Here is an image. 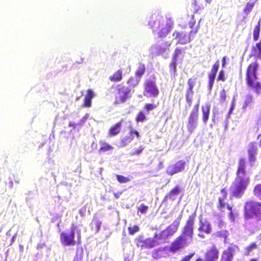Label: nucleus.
<instances>
[{"mask_svg":"<svg viewBox=\"0 0 261 261\" xmlns=\"http://www.w3.org/2000/svg\"><path fill=\"white\" fill-rule=\"evenodd\" d=\"M236 176L231 184L229 191L230 199H240L245 194L250 182V178L247 175L246 161L244 158L239 160Z\"/></svg>","mask_w":261,"mask_h":261,"instance_id":"nucleus-1","label":"nucleus"},{"mask_svg":"<svg viewBox=\"0 0 261 261\" xmlns=\"http://www.w3.org/2000/svg\"><path fill=\"white\" fill-rule=\"evenodd\" d=\"M259 64L255 61L250 63L247 67L245 80L247 86L257 94L261 91V83L257 81V70Z\"/></svg>","mask_w":261,"mask_h":261,"instance_id":"nucleus-2","label":"nucleus"},{"mask_svg":"<svg viewBox=\"0 0 261 261\" xmlns=\"http://www.w3.org/2000/svg\"><path fill=\"white\" fill-rule=\"evenodd\" d=\"M163 17L159 14H154L150 17L148 22V25L153 31H156L161 28V30L158 32L159 37L160 38L165 37L170 32L169 26L163 27Z\"/></svg>","mask_w":261,"mask_h":261,"instance_id":"nucleus-3","label":"nucleus"},{"mask_svg":"<svg viewBox=\"0 0 261 261\" xmlns=\"http://www.w3.org/2000/svg\"><path fill=\"white\" fill-rule=\"evenodd\" d=\"M244 216L247 219L255 217L257 221H261V202H246L244 205Z\"/></svg>","mask_w":261,"mask_h":261,"instance_id":"nucleus-4","label":"nucleus"},{"mask_svg":"<svg viewBox=\"0 0 261 261\" xmlns=\"http://www.w3.org/2000/svg\"><path fill=\"white\" fill-rule=\"evenodd\" d=\"M76 226H72L70 231L62 232L60 234V239L61 243L65 246H74L76 244L80 245L82 243L81 236L80 233L77 236V241L75 240V230Z\"/></svg>","mask_w":261,"mask_h":261,"instance_id":"nucleus-5","label":"nucleus"},{"mask_svg":"<svg viewBox=\"0 0 261 261\" xmlns=\"http://www.w3.org/2000/svg\"><path fill=\"white\" fill-rule=\"evenodd\" d=\"M116 94L115 95V104H121L124 103L131 97L132 92L130 89L122 84H119L116 87Z\"/></svg>","mask_w":261,"mask_h":261,"instance_id":"nucleus-6","label":"nucleus"},{"mask_svg":"<svg viewBox=\"0 0 261 261\" xmlns=\"http://www.w3.org/2000/svg\"><path fill=\"white\" fill-rule=\"evenodd\" d=\"M196 218L195 213L188 217L185 225L183 227L182 233L180 235L185 237L187 240L192 242L194 235V223Z\"/></svg>","mask_w":261,"mask_h":261,"instance_id":"nucleus-7","label":"nucleus"},{"mask_svg":"<svg viewBox=\"0 0 261 261\" xmlns=\"http://www.w3.org/2000/svg\"><path fill=\"white\" fill-rule=\"evenodd\" d=\"M219 194L220 196L218 198V203L217 205L218 209L220 211H223V210L226 208L230 212L229 215L232 216L233 215L232 212V207L227 202L228 196L227 188L225 187L221 189Z\"/></svg>","mask_w":261,"mask_h":261,"instance_id":"nucleus-8","label":"nucleus"},{"mask_svg":"<svg viewBox=\"0 0 261 261\" xmlns=\"http://www.w3.org/2000/svg\"><path fill=\"white\" fill-rule=\"evenodd\" d=\"M153 79V80L147 79L144 83L143 95L145 96L156 97L159 94L154 76Z\"/></svg>","mask_w":261,"mask_h":261,"instance_id":"nucleus-9","label":"nucleus"},{"mask_svg":"<svg viewBox=\"0 0 261 261\" xmlns=\"http://www.w3.org/2000/svg\"><path fill=\"white\" fill-rule=\"evenodd\" d=\"M200 101L198 100L194 105L190 113L187 123L188 130L192 133L196 127L197 122L199 115Z\"/></svg>","mask_w":261,"mask_h":261,"instance_id":"nucleus-10","label":"nucleus"},{"mask_svg":"<svg viewBox=\"0 0 261 261\" xmlns=\"http://www.w3.org/2000/svg\"><path fill=\"white\" fill-rule=\"evenodd\" d=\"M191 243L185 237L179 235L171 243L169 250L170 252L175 253L186 247Z\"/></svg>","mask_w":261,"mask_h":261,"instance_id":"nucleus-11","label":"nucleus"},{"mask_svg":"<svg viewBox=\"0 0 261 261\" xmlns=\"http://www.w3.org/2000/svg\"><path fill=\"white\" fill-rule=\"evenodd\" d=\"M136 245L141 250L154 248L151 237L145 238L143 236H139L136 239Z\"/></svg>","mask_w":261,"mask_h":261,"instance_id":"nucleus-12","label":"nucleus"},{"mask_svg":"<svg viewBox=\"0 0 261 261\" xmlns=\"http://www.w3.org/2000/svg\"><path fill=\"white\" fill-rule=\"evenodd\" d=\"M203 261H217L219 256V250L215 245L208 248L204 255Z\"/></svg>","mask_w":261,"mask_h":261,"instance_id":"nucleus-13","label":"nucleus"},{"mask_svg":"<svg viewBox=\"0 0 261 261\" xmlns=\"http://www.w3.org/2000/svg\"><path fill=\"white\" fill-rule=\"evenodd\" d=\"M196 78H190L188 80V88L186 90L185 98L188 107H191L193 102V89L195 85Z\"/></svg>","mask_w":261,"mask_h":261,"instance_id":"nucleus-14","label":"nucleus"},{"mask_svg":"<svg viewBox=\"0 0 261 261\" xmlns=\"http://www.w3.org/2000/svg\"><path fill=\"white\" fill-rule=\"evenodd\" d=\"M186 165V162L183 160H180L175 164L169 166L167 169L168 175H172L175 173L181 172L184 170Z\"/></svg>","mask_w":261,"mask_h":261,"instance_id":"nucleus-15","label":"nucleus"},{"mask_svg":"<svg viewBox=\"0 0 261 261\" xmlns=\"http://www.w3.org/2000/svg\"><path fill=\"white\" fill-rule=\"evenodd\" d=\"M173 36L177 40V44L184 45L192 41L190 35L183 32L175 31L173 33Z\"/></svg>","mask_w":261,"mask_h":261,"instance_id":"nucleus-16","label":"nucleus"},{"mask_svg":"<svg viewBox=\"0 0 261 261\" xmlns=\"http://www.w3.org/2000/svg\"><path fill=\"white\" fill-rule=\"evenodd\" d=\"M180 220L181 216L177 218L171 224L163 230L168 238L177 231L180 225Z\"/></svg>","mask_w":261,"mask_h":261,"instance_id":"nucleus-17","label":"nucleus"},{"mask_svg":"<svg viewBox=\"0 0 261 261\" xmlns=\"http://www.w3.org/2000/svg\"><path fill=\"white\" fill-rule=\"evenodd\" d=\"M198 230L200 232H204L206 234L212 232V228L211 223L206 219H204L202 217L199 218V227Z\"/></svg>","mask_w":261,"mask_h":261,"instance_id":"nucleus-18","label":"nucleus"},{"mask_svg":"<svg viewBox=\"0 0 261 261\" xmlns=\"http://www.w3.org/2000/svg\"><path fill=\"white\" fill-rule=\"evenodd\" d=\"M219 68V62L217 61L212 66L211 72L208 74V89L211 90L214 85L216 75Z\"/></svg>","mask_w":261,"mask_h":261,"instance_id":"nucleus-19","label":"nucleus"},{"mask_svg":"<svg viewBox=\"0 0 261 261\" xmlns=\"http://www.w3.org/2000/svg\"><path fill=\"white\" fill-rule=\"evenodd\" d=\"M248 157L250 162H254L256 161V155L257 154V146L256 143L251 142L249 143L248 148Z\"/></svg>","mask_w":261,"mask_h":261,"instance_id":"nucleus-20","label":"nucleus"},{"mask_svg":"<svg viewBox=\"0 0 261 261\" xmlns=\"http://www.w3.org/2000/svg\"><path fill=\"white\" fill-rule=\"evenodd\" d=\"M151 239L154 247H155L165 243L168 238L162 230L158 233H155Z\"/></svg>","mask_w":261,"mask_h":261,"instance_id":"nucleus-21","label":"nucleus"},{"mask_svg":"<svg viewBox=\"0 0 261 261\" xmlns=\"http://www.w3.org/2000/svg\"><path fill=\"white\" fill-rule=\"evenodd\" d=\"M151 239L154 247H155L165 243L168 238L162 230L158 233H155Z\"/></svg>","mask_w":261,"mask_h":261,"instance_id":"nucleus-22","label":"nucleus"},{"mask_svg":"<svg viewBox=\"0 0 261 261\" xmlns=\"http://www.w3.org/2000/svg\"><path fill=\"white\" fill-rule=\"evenodd\" d=\"M123 122V120L121 119L115 124L111 125L108 133L110 137L117 136L121 132Z\"/></svg>","mask_w":261,"mask_h":261,"instance_id":"nucleus-23","label":"nucleus"},{"mask_svg":"<svg viewBox=\"0 0 261 261\" xmlns=\"http://www.w3.org/2000/svg\"><path fill=\"white\" fill-rule=\"evenodd\" d=\"M234 250L232 247H228L223 251L220 261H231L233 258Z\"/></svg>","mask_w":261,"mask_h":261,"instance_id":"nucleus-24","label":"nucleus"},{"mask_svg":"<svg viewBox=\"0 0 261 261\" xmlns=\"http://www.w3.org/2000/svg\"><path fill=\"white\" fill-rule=\"evenodd\" d=\"M94 96V93L91 89L87 90V94L85 96V99L82 107L85 108H89L91 106V100Z\"/></svg>","mask_w":261,"mask_h":261,"instance_id":"nucleus-25","label":"nucleus"},{"mask_svg":"<svg viewBox=\"0 0 261 261\" xmlns=\"http://www.w3.org/2000/svg\"><path fill=\"white\" fill-rule=\"evenodd\" d=\"M123 79V71L122 69H119L109 77L112 82L117 83L122 81Z\"/></svg>","mask_w":261,"mask_h":261,"instance_id":"nucleus-26","label":"nucleus"},{"mask_svg":"<svg viewBox=\"0 0 261 261\" xmlns=\"http://www.w3.org/2000/svg\"><path fill=\"white\" fill-rule=\"evenodd\" d=\"M211 105L210 103H207L205 106H202L201 107L202 120L204 124H206L208 120Z\"/></svg>","mask_w":261,"mask_h":261,"instance_id":"nucleus-27","label":"nucleus"},{"mask_svg":"<svg viewBox=\"0 0 261 261\" xmlns=\"http://www.w3.org/2000/svg\"><path fill=\"white\" fill-rule=\"evenodd\" d=\"M251 56H254L257 59L261 58V41L255 44L252 46L251 50Z\"/></svg>","mask_w":261,"mask_h":261,"instance_id":"nucleus-28","label":"nucleus"},{"mask_svg":"<svg viewBox=\"0 0 261 261\" xmlns=\"http://www.w3.org/2000/svg\"><path fill=\"white\" fill-rule=\"evenodd\" d=\"M165 248L160 247L158 249H154L151 252V256L155 259H159L162 257L163 252L164 251Z\"/></svg>","mask_w":261,"mask_h":261,"instance_id":"nucleus-29","label":"nucleus"},{"mask_svg":"<svg viewBox=\"0 0 261 261\" xmlns=\"http://www.w3.org/2000/svg\"><path fill=\"white\" fill-rule=\"evenodd\" d=\"M101 146L98 149V153L99 154L103 153L107 151H111L113 150L114 147L108 144L106 142H102L101 143Z\"/></svg>","mask_w":261,"mask_h":261,"instance_id":"nucleus-30","label":"nucleus"},{"mask_svg":"<svg viewBox=\"0 0 261 261\" xmlns=\"http://www.w3.org/2000/svg\"><path fill=\"white\" fill-rule=\"evenodd\" d=\"M139 83V80L136 79L134 77H130L127 81V84H128L126 87L130 89V91H133L134 88L137 86Z\"/></svg>","mask_w":261,"mask_h":261,"instance_id":"nucleus-31","label":"nucleus"},{"mask_svg":"<svg viewBox=\"0 0 261 261\" xmlns=\"http://www.w3.org/2000/svg\"><path fill=\"white\" fill-rule=\"evenodd\" d=\"M180 189L178 186H176L174 188L172 189L165 196V199H173V196L177 195L179 194Z\"/></svg>","mask_w":261,"mask_h":261,"instance_id":"nucleus-32","label":"nucleus"},{"mask_svg":"<svg viewBox=\"0 0 261 261\" xmlns=\"http://www.w3.org/2000/svg\"><path fill=\"white\" fill-rule=\"evenodd\" d=\"M177 61L176 59L172 58V61L169 65V71L172 75L175 76L177 74Z\"/></svg>","mask_w":261,"mask_h":261,"instance_id":"nucleus-33","label":"nucleus"},{"mask_svg":"<svg viewBox=\"0 0 261 261\" xmlns=\"http://www.w3.org/2000/svg\"><path fill=\"white\" fill-rule=\"evenodd\" d=\"M253 193L259 200H261V184H257L254 186Z\"/></svg>","mask_w":261,"mask_h":261,"instance_id":"nucleus-34","label":"nucleus"},{"mask_svg":"<svg viewBox=\"0 0 261 261\" xmlns=\"http://www.w3.org/2000/svg\"><path fill=\"white\" fill-rule=\"evenodd\" d=\"M260 22L258 21L257 25L255 27L253 32V39L254 41H256L258 39L260 34Z\"/></svg>","mask_w":261,"mask_h":261,"instance_id":"nucleus-35","label":"nucleus"},{"mask_svg":"<svg viewBox=\"0 0 261 261\" xmlns=\"http://www.w3.org/2000/svg\"><path fill=\"white\" fill-rule=\"evenodd\" d=\"M255 2H248L246 3L243 12L246 15H248L250 12L253 10Z\"/></svg>","mask_w":261,"mask_h":261,"instance_id":"nucleus-36","label":"nucleus"},{"mask_svg":"<svg viewBox=\"0 0 261 261\" xmlns=\"http://www.w3.org/2000/svg\"><path fill=\"white\" fill-rule=\"evenodd\" d=\"M253 101V96L251 94H247L245 98V100L244 101L243 105V109H245L247 107L250 106L251 103Z\"/></svg>","mask_w":261,"mask_h":261,"instance_id":"nucleus-37","label":"nucleus"},{"mask_svg":"<svg viewBox=\"0 0 261 261\" xmlns=\"http://www.w3.org/2000/svg\"><path fill=\"white\" fill-rule=\"evenodd\" d=\"M145 66L143 64L140 63L138 69L135 72V75L140 78L145 73Z\"/></svg>","mask_w":261,"mask_h":261,"instance_id":"nucleus-38","label":"nucleus"},{"mask_svg":"<svg viewBox=\"0 0 261 261\" xmlns=\"http://www.w3.org/2000/svg\"><path fill=\"white\" fill-rule=\"evenodd\" d=\"M147 120V117L143 111L138 112L136 116L135 120L137 122H143Z\"/></svg>","mask_w":261,"mask_h":261,"instance_id":"nucleus-39","label":"nucleus"},{"mask_svg":"<svg viewBox=\"0 0 261 261\" xmlns=\"http://www.w3.org/2000/svg\"><path fill=\"white\" fill-rule=\"evenodd\" d=\"M185 54V48H176L172 56V58L174 59H176L177 60V58L180 55H182L184 56Z\"/></svg>","mask_w":261,"mask_h":261,"instance_id":"nucleus-40","label":"nucleus"},{"mask_svg":"<svg viewBox=\"0 0 261 261\" xmlns=\"http://www.w3.org/2000/svg\"><path fill=\"white\" fill-rule=\"evenodd\" d=\"M127 136L130 138L131 140L133 141L135 136L137 138H140V135L137 130L132 129L129 131L128 136Z\"/></svg>","mask_w":261,"mask_h":261,"instance_id":"nucleus-41","label":"nucleus"},{"mask_svg":"<svg viewBox=\"0 0 261 261\" xmlns=\"http://www.w3.org/2000/svg\"><path fill=\"white\" fill-rule=\"evenodd\" d=\"M83 250L81 249V250H76V252L75 255L72 261H82L83 258Z\"/></svg>","mask_w":261,"mask_h":261,"instance_id":"nucleus-42","label":"nucleus"},{"mask_svg":"<svg viewBox=\"0 0 261 261\" xmlns=\"http://www.w3.org/2000/svg\"><path fill=\"white\" fill-rule=\"evenodd\" d=\"M132 141L131 140L130 138H129L127 136L121 139L120 141V147H122L126 146L129 143H130Z\"/></svg>","mask_w":261,"mask_h":261,"instance_id":"nucleus-43","label":"nucleus"},{"mask_svg":"<svg viewBox=\"0 0 261 261\" xmlns=\"http://www.w3.org/2000/svg\"><path fill=\"white\" fill-rule=\"evenodd\" d=\"M116 177L119 182L121 184L126 183L130 181L129 178L121 175L117 174Z\"/></svg>","mask_w":261,"mask_h":261,"instance_id":"nucleus-44","label":"nucleus"},{"mask_svg":"<svg viewBox=\"0 0 261 261\" xmlns=\"http://www.w3.org/2000/svg\"><path fill=\"white\" fill-rule=\"evenodd\" d=\"M226 93L224 89H223L219 93V101L221 103H224L226 100Z\"/></svg>","mask_w":261,"mask_h":261,"instance_id":"nucleus-45","label":"nucleus"},{"mask_svg":"<svg viewBox=\"0 0 261 261\" xmlns=\"http://www.w3.org/2000/svg\"><path fill=\"white\" fill-rule=\"evenodd\" d=\"M140 228L137 225H134L133 226L128 227V233L130 235H134L136 232H138Z\"/></svg>","mask_w":261,"mask_h":261,"instance_id":"nucleus-46","label":"nucleus"},{"mask_svg":"<svg viewBox=\"0 0 261 261\" xmlns=\"http://www.w3.org/2000/svg\"><path fill=\"white\" fill-rule=\"evenodd\" d=\"M226 80V77L225 75V72L224 70L223 69H221L219 72L218 74V76L217 78V81L218 82L221 81V82H225Z\"/></svg>","mask_w":261,"mask_h":261,"instance_id":"nucleus-47","label":"nucleus"},{"mask_svg":"<svg viewBox=\"0 0 261 261\" xmlns=\"http://www.w3.org/2000/svg\"><path fill=\"white\" fill-rule=\"evenodd\" d=\"M148 210V206L145 205L144 204H141L138 207V212H140L141 214H145L147 212V211Z\"/></svg>","mask_w":261,"mask_h":261,"instance_id":"nucleus-48","label":"nucleus"},{"mask_svg":"<svg viewBox=\"0 0 261 261\" xmlns=\"http://www.w3.org/2000/svg\"><path fill=\"white\" fill-rule=\"evenodd\" d=\"M156 107H157V105L153 104V103H146L145 105L144 109L146 111L149 112L150 111H151V110L154 109L155 108H156Z\"/></svg>","mask_w":261,"mask_h":261,"instance_id":"nucleus-49","label":"nucleus"},{"mask_svg":"<svg viewBox=\"0 0 261 261\" xmlns=\"http://www.w3.org/2000/svg\"><path fill=\"white\" fill-rule=\"evenodd\" d=\"M195 252H192L188 255H185L180 260V261H190L191 258L195 255Z\"/></svg>","mask_w":261,"mask_h":261,"instance_id":"nucleus-50","label":"nucleus"},{"mask_svg":"<svg viewBox=\"0 0 261 261\" xmlns=\"http://www.w3.org/2000/svg\"><path fill=\"white\" fill-rule=\"evenodd\" d=\"M144 148L143 146H139L137 149L134 150L130 154L132 155H137L140 154L144 150Z\"/></svg>","mask_w":261,"mask_h":261,"instance_id":"nucleus-51","label":"nucleus"},{"mask_svg":"<svg viewBox=\"0 0 261 261\" xmlns=\"http://www.w3.org/2000/svg\"><path fill=\"white\" fill-rule=\"evenodd\" d=\"M227 232V231L226 230L219 231L216 232V236L220 238H226Z\"/></svg>","mask_w":261,"mask_h":261,"instance_id":"nucleus-52","label":"nucleus"},{"mask_svg":"<svg viewBox=\"0 0 261 261\" xmlns=\"http://www.w3.org/2000/svg\"><path fill=\"white\" fill-rule=\"evenodd\" d=\"M192 5L194 9V14L197 13L199 9H200L199 6L197 4V2L196 0H193L192 3Z\"/></svg>","mask_w":261,"mask_h":261,"instance_id":"nucleus-53","label":"nucleus"},{"mask_svg":"<svg viewBox=\"0 0 261 261\" xmlns=\"http://www.w3.org/2000/svg\"><path fill=\"white\" fill-rule=\"evenodd\" d=\"M216 224L219 228H222L226 227L225 223L221 219H219L216 222Z\"/></svg>","mask_w":261,"mask_h":261,"instance_id":"nucleus-54","label":"nucleus"},{"mask_svg":"<svg viewBox=\"0 0 261 261\" xmlns=\"http://www.w3.org/2000/svg\"><path fill=\"white\" fill-rule=\"evenodd\" d=\"M256 244L255 243H252L249 246H247V251L250 252L253 249H256Z\"/></svg>","mask_w":261,"mask_h":261,"instance_id":"nucleus-55","label":"nucleus"},{"mask_svg":"<svg viewBox=\"0 0 261 261\" xmlns=\"http://www.w3.org/2000/svg\"><path fill=\"white\" fill-rule=\"evenodd\" d=\"M88 119V116L85 115L84 116L80 121V122L77 124V125H83L87 120Z\"/></svg>","mask_w":261,"mask_h":261,"instance_id":"nucleus-56","label":"nucleus"},{"mask_svg":"<svg viewBox=\"0 0 261 261\" xmlns=\"http://www.w3.org/2000/svg\"><path fill=\"white\" fill-rule=\"evenodd\" d=\"M101 222L98 220H96L95 222L96 229L97 231H98L101 227Z\"/></svg>","mask_w":261,"mask_h":261,"instance_id":"nucleus-57","label":"nucleus"},{"mask_svg":"<svg viewBox=\"0 0 261 261\" xmlns=\"http://www.w3.org/2000/svg\"><path fill=\"white\" fill-rule=\"evenodd\" d=\"M226 57L224 56L222 58V67L224 68L226 66Z\"/></svg>","mask_w":261,"mask_h":261,"instance_id":"nucleus-58","label":"nucleus"},{"mask_svg":"<svg viewBox=\"0 0 261 261\" xmlns=\"http://www.w3.org/2000/svg\"><path fill=\"white\" fill-rule=\"evenodd\" d=\"M122 191H119L117 193H114V197L116 199H118L119 196L122 194Z\"/></svg>","mask_w":261,"mask_h":261,"instance_id":"nucleus-59","label":"nucleus"},{"mask_svg":"<svg viewBox=\"0 0 261 261\" xmlns=\"http://www.w3.org/2000/svg\"><path fill=\"white\" fill-rule=\"evenodd\" d=\"M85 212V208L84 209H81L79 211V212L82 216H83L84 215V213Z\"/></svg>","mask_w":261,"mask_h":261,"instance_id":"nucleus-60","label":"nucleus"},{"mask_svg":"<svg viewBox=\"0 0 261 261\" xmlns=\"http://www.w3.org/2000/svg\"><path fill=\"white\" fill-rule=\"evenodd\" d=\"M75 124L74 123H72V122H70L69 123V126H71V127H72L73 128H75Z\"/></svg>","mask_w":261,"mask_h":261,"instance_id":"nucleus-61","label":"nucleus"},{"mask_svg":"<svg viewBox=\"0 0 261 261\" xmlns=\"http://www.w3.org/2000/svg\"><path fill=\"white\" fill-rule=\"evenodd\" d=\"M195 24V20H193V21H190L189 22V25H190V27L192 28L193 27V25Z\"/></svg>","mask_w":261,"mask_h":261,"instance_id":"nucleus-62","label":"nucleus"},{"mask_svg":"<svg viewBox=\"0 0 261 261\" xmlns=\"http://www.w3.org/2000/svg\"><path fill=\"white\" fill-rule=\"evenodd\" d=\"M257 139L260 138L259 143V147L261 148V134H259V135H258V136H257Z\"/></svg>","mask_w":261,"mask_h":261,"instance_id":"nucleus-63","label":"nucleus"},{"mask_svg":"<svg viewBox=\"0 0 261 261\" xmlns=\"http://www.w3.org/2000/svg\"><path fill=\"white\" fill-rule=\"evenodd\" d=\"M194 261H203V259L200 257H198Z\"/></svg>","mask_w":261,"mask_h":261,"instance_id":"nucleus-64","label":"nucleus"}]
</instances>
